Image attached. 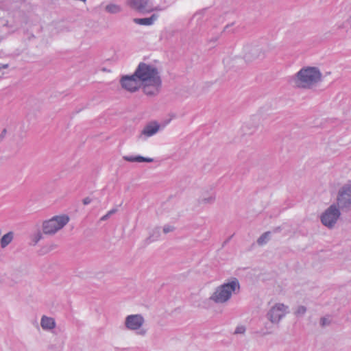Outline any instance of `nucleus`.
Wrapping results in <instances>:
<instances>
[{"label":"nucleus","mask_w":351,"mask_h":351,"mask_svg":"<svg viewBox=\"0 0 351 351\" xmlns=\"http://www.w3.org/2000/svg\"><path fill=\"white\" fill-rule=\"evenodd\" d=\"M134 74L143 84V90L145 94L151 95L158 92L161 80L155 68L145 63H141Z\"/></svg>","instance_id":"f257e3e1"},{"label":"nucleus","mask_w":351,"mask_h":351,"mask_svg":"<svg viewBox=\"0 0 351 351\" xmlns=\"http://www.w3.org/2000/svg\"><path fill=\"white\" fill-rule=\"evenodd\" d=\"M321 73L314 67L301 69L297 74L295 84L298 87L310 88L320 80Z\"/></svg>","instance_id":"f03ea898"},{"label":"nucleus","mask_w":351,"mask_h":351,"mask_svg":"<svg viewBox=\"0 0 351 351\" xmlns=\"http://www.w3.org/2000/svg\"><path fill=\"white\" fill-rule=\"evenodd\" d=\"M239 288V285L237 280L225 284L215 292L213 299L217 302H224L230 298L232 293Z\"/></svg>","instance_id":"7ed1b4c3"},{"label":"nucleus","mask_w":351,"mask_h":351,"mask_svg":"<svg viewBox=\"0 0 351 351\" xmlns=\"http://www.w3.org/2000/svg\"><path fill=\"white\" fill-rule=\"evenodd\" d=\"M69 218L66 215L56 216L43 223V232L45 234H54L62 228L68 222Z\"/></svg>","instance_id":"20e7f679"},{"label":"nucleus","mask_w":351,"mask_h":351,"mask_svg":"<svg viewBox=\"0 0 351 351\" xmlns=\"http://www.w3.org/2000/svg\"><path fill=\"white\" fill-rule=\"evenodd\" d=\"M340 215L339 210L334 205L330 208L322 215L321 220L322 223L328 227H332L337 221Z\"/></svg>","instance_id":"39448f33"},{"label":"nucleus","mask_w":351,"mask_h":351,"mask_svg":"<svg viewBox=\"0 0 351 351\" xmlns=\"http://www.w3.org/2000/svg\"><path fill=\"white\" fill-rule=\"evenodd\" d=\"M136 78L135 74L132 76L123 77L121 80L122 87L130 92L137 90L140 88L141 82Z\"/></svg>","instance_id":"423d86ee"},{"label":"nucleus","mask_w":351,"mask_h":351,"mask_svg":"<svg viewBox=\"0 0 351 351\" xmlns=\"http://www.w3.org/2000/svg\"><path fill=\"white\" fill-rule=\"evenodd\" d=\"M338 204L341 207H348L351 205V186H346L339 192Z\"/></svg>","instance_id":"0eeeda50"},{"label":"nucleus","mask_w":351,"mask_h":351,"mask_svg":"<svg viewBox=\"0 0 351 351\" xmlns=\"http://www.w3.org/2000/svg\"><path fill=\"white\" fill-rule=\"evenodd\" d=\"M286 307L284 304H277L269 313V318L271 322H278L285 315Z\"/></svg>","instance_id":"6e6552de"},{"label":"nucleus","mask_w":351,"mask_h":351,"mask_svg":"<svg viewBox=\"0 0 351 351\" xmlns=\"http://www.w3.org/2000/svg\"><path fill=\"white\" fill-rule=\"evenodd\" d=\"M143 323V318L138 315H129L126 318L125 325L128 328L131 330L138 329Z\"/></svg>","instance_id":"1a4fd4ad"},{"label":"nucleus","mask_w":351,"mask_h":351,"mask_svg":"<svg viewBox=\"0 0 351 351\" xmlns=\"http://www.w3.org/2000/svg\"><path fill=\"white\" fill-rule=\"evenodd\" d=\"M128 5L138 12H151L153 10H146L148 5L147 0H128Z\"/></svg>","instance_id":"9d476101"},{"label":"nucleus","mask_w":351,"mask_h":351,"mask_svg":"<svg viewBox=\"0 0 351 351\" xmlns=\"http://www.w3.org/2000/svg\"><path fill=\"white\" fill-rule=\"evenodd\" d=\"M158 16L153 14L149 18L134 19V22L141 25H150L157 19Z\"/></svg>","instance_id":"9b49d317"},{"label":"nucleus","mask_w":351,"mask_h":351,"mask_svg":"<svg viewBox=\"0 0 351 351\" xmlns=\"http://www.w3.org/2000/svg\"><path fill=\"white\" fill-rule=\"evenodd\" d=\"M41 326L45 329H52L55 326V322L53 318L43 316L41 319Z\"/></svg>","instance_id":"f8f14e48"},{"label":"nucleus","mask_w":351,"mask_h":351,"mask_svg":"<svg viewBox=\"0 0 351 351\" xmlns=\"http://www.w3.org/2000/svg\"><path fill=\"white\" fill-rule=\"evenodd\" d=\"M158 130V125L157 124L148 125L143 130V134L150 136L156 133Z\"/></svg>","instance_id":"ddd939ff"},{"label":"nucleus","mask_w":351,"mask_h":351,"mask_svg":"<svg viewBox=\"0 0 351 351\" xmlns=\"http://www.w3.org/2000/svg\"><path fill=\"white\" fill-rule=\"evenodd\" d=\"M123 158L129 162H152L153 160L149 158H144L142 156H124Z\"/></svg>","instance_id":"4468645a"},{"label":"nucleus","mask_w":351,"mask_h":351,"mask_svg":"<svg viewBox=\"0 0 351 351\" xmlns=\"http://www.w3.org/2000/svg\"><path fill=\"white\" fill-rule=\"evenodd\" d=\"M13 239V233L10 232L4 234L1 239V245L2 247H6Z\"/></svg>","instance_id":"2eb2a0df"},{"label":"nucleus","mask_w":351,"mask_h":351,"mask_svg":"<svg viewBox=\"0 0 351 351\" xmlns=\"http://www.w3.org/2000/svg\"><path fill=\"white\" fill-rule=\"evenodd\" d=\"M106 10L110 13H117L121 10V8L117 5L110 4L106 6Z\"/></svg>","instance_id":"dca6fc26"},{"label":"nucleus","mask_w":351,"mask_h":351,"mask_svg":"<svg viewBox=\"0 0 351 351\" xmlns=\"http://www.w3.org/2000/svg\"><path fill=\"white\" fill-rule=\"evenodd\" d=\"M269 232H265L258 239V243L259 245H263L266 243L267 240L268 239Z\"/></svg>","instance_id":"f3484780"},{"label":"nucleus","mask_w":351,"mask_h":351,"mask_svg":"<svg viewBox=\"0 0 351 351\" xmlns=\"http://www.w3.org/2000/svg\"><path fill=\"white\" fill-rule=\"evenodd\" d=\"M245 328L244 326H238L235 330V333L242 334L245 332Z\"/></svg>","instance_id":"a211bd4d"},{"label":"nucleus","mask_w":351,"mask_h":351,"mask_svg":"<svg viewBox=\"0 0 351 351\" xmlns=\"http://www.w3.org/2000/svg\"><path fill=\"white\" fill-rule=\"evenodd\" d=\"M305 311H306V308H305V307H304V306H300V307L298 308L297 311H296V314H297V315H302V314L304 313H305Z\"/></svg>","instance_id":"6ab92c4d"},{"label":"nucleus","mask_w":351,"mask_h":351,"mask_svg":"<svg viewBox=\"0 0 351 351\" xmlns=\"http://www.w3.org/2000/svg\"><path fill=\"white\" fill-rule=\"evenodd\" d=\"M91 199L89 197H86L84 199L83 203L84 205L88 204L90 202Z\"/></svg>","instance_id":"aec40b11"},{"label":"nucleus","mask_w":351,"mask_h":351,"mask_svg":"<svg viewBox=\"0 0 351 351\" xmlns=\"http://www.w3.org/2000/svg\"><path fill=\"white\" fill-rule=\"evenodd\" d=\"M321 323L323 326H326L328 324L326 322V318H322L321 320Z\"/></svg>","instance_id":"412c9836"},{"label":"nucleus","mask_w":351,"mask_h":351,"mask_svg":"<svg viewBox=\"0 0 351 351\" xmlns=\"http://www.w3.org/2000/svg\"><path fill=\"white\" fill-rule=\"evenodd\" d=\"M170 230H171V229H170V228H165L164 229V232H169Z\"/></svg>","instance_id":"4be33fe9"}]
</instances>
